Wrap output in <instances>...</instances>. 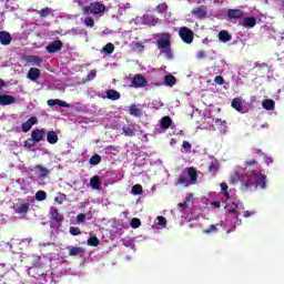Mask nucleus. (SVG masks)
<instances>
[{
	"mask_svg": "<svg viewBox=\"0 0 284 284\" xmlns=\"http://www.w3.org/2000/svg\"><path fill=\"white\" fill-rule=\"evenodd\" d=\"M219 39L222 41V43H227L229 41H232V34H230V32L226 30H222L219 33Z\"/></svg>",
	"mask_w": 284,
	"mask_h": 284,
	"instance_id": "26",
	"label": "nucleus"
},
{
	"mask_svg": "<svg viewBox=\"0 0 284 284\" xmlns=\"http://www.w3.org/2000/svg\"><path fill=\"white\" fill-rule=\"evenodd\" d=\"M106 99L110 101H119V99H121V93L116 90L109 89L106 90Z\"/></svg>",
	"mask_w": 284,
	"mask_h": 284,
	"instance_id": "22",
	"label": "nucleus"
},
{
	"mask_svg": "<svg viewBox=\"0 0 284 284\" xmlns=\"http://www.w3.org/2000/svg\"><path fill=\"white\" fill-rule=\"evenodd\" d=\"M129 114L131 116H136L140 118L143 114V110H141L140 108L136 106V104H131L129 106Z\"/></svg>",
	"mask_w": 284,
	"mask_h": 284,
	"instance_id": "23",
	"label": "nucleus"
},
{
	"mask_svg": "<svg viewBox=\"0 0 284 284\" xmlns=\"http://www.w3.org/2000/svg\"><path fill=\"white\" fill-rule=\"evenodd\" d=\"M219 130L220 132H226L227 125L225 124V122H221Z\"/></svg>",
	"mask_w": 284,
	"mask_h": 284,
	"instance_id": "57",
	"label": "nucleus"
},
{
	"mask_svg": "<svg viewBox=\"0 0 284 284\" xmlns=\"http://www.w3.org/2000/svg\"><path fill=\"white\" fill-rule=\"evenodd\" d=\"M219 231V224H211L207 229L203 230V234H214Z\"/></svg>",
	"mask_w": 284,
	"mask_h": 284,
	"instance_id": "36",
	"label": "nucleus"
},
{
	"mask_svg": "<svg viewBox=\"0 0 284 284\" xmlns=\"http://www.w3.org/2000/svg\"><path fill=\"white\" fill-rule=\"evenodd\" d=\"M230 186L227 183H221V192L225 196V199H230V192L227 191Z\"/></svg>",
	"mask_w": 284,
	"mask_h": 284,
	"instance_id": "43",
	"label": "nucleus"
},
{
	"mask_svg": "<svg viewBox=\"0 0 284 284\" xmlns=\"http://www.w3.org/2000/svg\"><path fill=\"white\" fill-rule=\"evenodd\" d=\"M55 203H58V205H63L64 201H68V195H65V193H61L59 192L58 195L54 197Z\"/></svg>",
	"mask_w": 284,
	"mask_h": 284,
	"instance_id": "35",
	"label": "nucleus"
},
{
	"mask_svg": "<svg viewBox=\"0 0 284 284\" xmlns=\"http://www.w3.org/2000/svg\"><path fill=\"white\" fill-rule=\"evenodd\" d=\"M61 50H63V42H61V40H55L47 47V51L50 54L61 52Z\"/></svg>",
	"mask_w": 284,
	"mask_h": 284,
	"instance_id": "9",
	"label": "nucleus"
},
{
	"mask_svg": "<svg viewBox=\"0 0 284 284\" xmlns=\"http://www.w3.org/2000/svg\"><path fill=\"white\" fill-rule=\"evenodd\" d=\"M41 77V70L38 68H31L27 74V79L30 81H39V78Z\"/></svg>",
	"mask_w": 284,
	"mask_h": 284,
	"instance_id": "16",
	"label": "nucleus"
},
{
	"mask_svg": "<svg viewBox=\"0 0 284 284\" xmlns=\"http://www.w3.org/2000/svg\"><path fill=\"white\" fill-rule=\"evenodd\" d=\"M145 85H148V79L143 74L138 73L133 77L130 88L139 89L145 88Z\"/></svg>",
	"mask_w": 284,
	"mask_h": 284,
	"instance_id": "5",
	"label": "nucleus"
},
{
	"mask_svg": "<svg viewBox=\"0 0 284 284\" xmlns=\"http://www.w3.org/2000/svg\"><path fill=\"white\" fill-rule=\"evenodd\" d=\"M13 103H17V98L13 95L0 94V105H13Z\"/></svg>",
	"mask_w": 284,
	"mask_h": 284,
	"instance_id": "12",
	"label": "nucleus"
},
{
	"mask_svg": "<svg viewBox=\"0 0 284 284\" xmlns=\"http://www.w3.org/2000/svg\"><path fill=\"white\" fill-rule=\"evenodd\" d=\"M31 172H34V174H38V179L43 181L47 176L50 175V170H48L45 166L38 164L31 169Z\"/></svg>",
	"mask_w": 284,
	"mask_h": 284,
	"instance_id": "7",
	"label": "nucleus"
},
{
	"mask_svg": "<svg viewBox=\"0 0 284 284\" xmlns=\"http://www.w3.org/2000/svg\"><path fill=\"white\" fill-rule=\"evenodd\" d=\"M1 45H10L12 43V36L8 31H0Z\"/></svg>",
	"mask_w": 284,
	"mask_h": 284,
	"instance_id": "15",
	"label": "nucleus"
},
{
	"mask_svg": "<svg viewBox=\"0 0 284 284\" xmlns=\"http://www.w3.org/2000/svg\"><path fill=\"white\" fill-rule=\"evenodd\" d=\"M252 214H254V213H252V212H250V211H244V212H243L244 219H250V216H252Z\"/></svg>",
	"mask_w": 284,
	"mask_h": 284,
	"instance_id": "59",
	"label": "nucleus"
},
{
	"mask_svg": "<svg viewBox=\"0 0 284 284\" xmlns=\"http://www.w3.org/2000/svg\"><path fill=\"white\" fill-rule=\"evenodd\" d=\"M69 250V256H81L82 254H85V248L81 246H72L68 247Z\"/></svg>",
	"mask_w": 284,
	"mask_h": 284,
	"instance_id": "19",
	"label": "nucleus"
},
{
	"mask_svg": "<svg viewBox=\"0 0 284 284\" xmlns=\"http://www.w3.org/2000/svg\"><path fill=\"white\" fill-rule=\"evenodd\" d=\"M83 14H103L105 12V4L101 2H91L89 7L82 8Z\"/></svg>",
	"mask_w": 284,
	"mask_h": 284,
	"instance_id": "3",
	"label": "nucleus"
},
{
	"mask_svg": "<svg viewBox=\"0 0 284 284\" xmlns=\"http://www.w3.org/2000/svg\"><path fill=\"white\" fill-rule=\"evenodd\" d=\"M122 132L124 136H136V129H132L130 126H123Z\"/></svg>",
	"mask_w": 284,
	"mask_h": 284,
	"instance_id": "34",
	"label": "nucleus"
},
{
	"mask_svg": "<svg viewBox=\"0 0 284 284\" xmlns=\"http://www.w3.org/2000/svg\"><path fill=\"white\" fill-rule=\"evenodd\" d=\"M77 221L78 223H85V214L83 213L78 214Z\"/></svg>",
	"mask_w": 284,
	"mask_h": 284,
	"instance_id": "55",
	"label": "nucleus"
},
{
	"mask_svg": "<svg viewBox=\"0 0 284 284\" xmlns=\"http://www.w3.org/2000/svg\"><path fill=\"white\" fill-rule=\"evenodd\" d=\"M48 199V193L45 191H38L36 193V201H45Z\"/></svg>",
	"mask_w": 284,
	"mask_h": 284,
	"instance_id": "38",
	"label": "nucleus"
},
{
	"mask_svg": "<svg viewBox=\"0 0 284 284\" xmlns=\"http://www.w3.org/2000/svg\"><path fill=\"white\" fill-rule=\"evenodd\" d=\"M37 123H39V119L31 116L27 122L22 123V132H30L32 125H37Z\"/></svg>",
	"mask_w": 284,
	"mask_h": 284,
	"instance_id": "14",
	"label": "nucleus"
},
{
	"mask_svg": "<svg viewBox=\"0 0 284 284\" xmlns=\"http://www.w3.org/2000/svg\"><path fill=\"white\" fill-rule=\"evenodd\" d=\"M90 185L93 190H101V178L99 175H94L90 180Z\"/></svg>",
	"mask_w": 284,
	"mask_h": 284,
	"instance_id": "27",
	"label": "nucleus"
},
{
	"mask_svg": "<svg viewBox=\"0 0 284 284\" xmlns=\"http://www.w3.org/2000/svg\"><path fill=\"white\" fill-rule=\"evenodd\" d=\"M69 232L72 236H79L81 234V229H79V226H70Z\"/></svg>",
	"mask_w": 284,
	"mask_h": 284,
	"instance_id": "48",
	"label": "nucleus"
},
{
	"mask_svg": "<svg viewBox=\"0 0 284 284\" xmlns=\"http://www.w3.org/2000/svg\"><path fill=\"white\" fill-rule=\"evenodd\" d=\"M232 108L240 112V114H245V109L243 108V102H241V98H234L232 103Z\"/></svg>",
	"mask_w": 284,
	"mask_h": 284,
	"instance_id": "18",
	"label": "nucleus"
},
{
	"mask_svg": "<svg viewBox=\"0 0 284 284\" xmlns=\"http://www.w3.org/2000/svg\"><path fill=\"white\" fill-rule=\"evenodd\" d=\"M13 211L16 214H28L30 212V203H20L13 205Z\"/></svg>",
	"mask_w": 284,
	"mask_h": 284,
	"instance_id": "11",
	"label": "nucleus"
},
{
	"mask_svg": "<svg viewBox=\"0 0 284 284\" xmlns=\"http://www.w3.org/2000/svg\"><path fill=\"white\" fill-rule=\"evenodd\" d=\"M164 85L168 88H174V85H176V78L172 74H166L164 77Z\"/></svg>",
	"mask_w": 284,
	"mask_h": 284,
	"instance_id": "25",
	"label": "nucleus"
},
{
	"mask_svg": "<svg viewBox=\"0 0 284 284\" xmlns=\"http://www.w3.org/2000/svg\"><path fill=\"white\" fill-rule=\"evenodd\" d=\"M48 105H50V108L57 105V99L55 100H48Z\"/></svg>",
	"mask_w": 284,
	"mask_h": 284,
	"instance_id": "61",
	"label": "nucleus"
},
{
	"mask_svg": "<svg viewBox=\"0 0 284 284\" xmlns=\"http://www.w3.org/2000/svg\"><path fill=\"white\" fill-rule=\"evenodd\" d=\"M50 12H52V9L45 7L44 9L42 10H38L37 13L42 17V18H45L50 14Z\"/></svg>",
	"mask_w": 284,
	"mask_h": 284,
	"instance_id": "45",
	"label": "nucleus"
},
{
	"mask_svg": "<svg viewBox=\"0 0 284 284\" xmlns=\"http://www.w3.org/2000/svg\"><path fill=\"white\" fill-rule=\"evenodd\" d=\"M241 223H243V221L241 219H236L235 225H241Z\"/></svg>",
	"mask_w": 284,
	"mask_h": 284,
	"instance_id": "64",
	"label": "nucleus"
},
{
	"mask_svg": "<svg viewBox=\"0 0 284 284\" xmlns=\"http://www.w3.org/2000/svg\"><path fill=\"white\" fill-rule=\"evenodd\" d=\"M27 62L33 63V65H41V63H43V59L39 55H28Z\"/></svg>",
	"mask_w": 284,
	"mask_h": 284,
	"instance_id": "30",
	"label": "nucleus"
},
{
	"mask_svg": "<svg viewBox=\"0 0 284 284\" xmlns=\"http://www.w3.org/2000/svg\"><path fill=\"white\" fill-rule=\"evenodd\" d=\"M211 205H213L214 207H221V202H219V201H213V202L211 203Z\"/></svg>",
	"mask_w": 284,
	"mask_h": 284,
	"instance_id": "62",
	"label": "nucleus"
},
{
	"mask_svg": "<svg viewBox=\"0 0 284 284\" xmlns=\"http://www.w3.org/2000/svg\"><path fill=\"white\" fill-rule=\"evenodd\" d=\"M258 162L256 160H251V161H246L245 162V165L246 168L250 166V165H256Z\"/></svg>",
	"mask_w": 284,
	"mask_h": 284,
	"instance_id": "58",
	"label": "nucleus"
},
{
	"mask_svg": "<svg viewBox=\"0 0 284 284\" xmlns=\"http://www.w3.org/2000/svg\"><path fill=\"white\" fill-rule=\"evenodd\" d=\"M158 12H160V14H164V12H168V3L162 2L156 7Z\"/></svg>",
	"mask_w": 284,
	"mask_h": 284,
	"instance_id": "47",
	"label": "nucleus"
},
{
	"mask_svg": "<svg viewBox=\"0 0 284 284\" xmlns=\"http://www.w3.org/2000/svg\"><path fill=\"white\" fill-rule=\"evenodd\" d=\"M191 13L193 14V17L195 19H205L207 18V11H205V9L201 8V7H196L194 8Z\"/></svg>",
	"mask_w": 284,
	"mask_h": 284,
	"instance_id": "17",
	"label": "nucleus"
},
{
	"mask_svg": "<svg viewBox=\"0 0 284 284\" xmlns=\"http://www.w3.org/2000/svg\"><path fill=\"white\" fill-rule=\"evenodd\" d=\"M185 172L189 176V181L191 183V185H194V183H196V181H199V173H196V169H194L193 166L186 168Z\"/></svg>",
	"mask_w": 284,
	"mask_h": 284,
	"instance_id": "13",
	"label": "nucleus"
},
{
	"mask_svg": "<svg viewBox=\"0 0 284 284\" xmlns=\"http://www.w3.org/2000/svg\"><path fill=\"white\" fill-rule=\"evenodd\" d=\"M38 142L34 141L33 138H29L24 141V148H27L28 150L34 148V145L37 144Z\"/></svg>",
	"mask_w": 284,
	"mask_h": 284,
	"instance_id": "42",
	"label": "nucleus"
},
{
	"mask_svg": "<svg viewBox=\"0 0 284 284\" xmlns=\"http://www.w3.org/2000/svg\"><path fill=\"white\" fill-rule=\"evenodd\" d=\"M179 36L182 39V41L186 44L192 43L194 41V31L187 27H182L179 30Z\"/></svg>",
	"mask_w": 284,
	"mask_h": 284,
	"instance_id": "4",
	"label": "nucleus"
},
{
	"mask_svg": "<svg viewBox=\"0 0 284 284\" xmlns=\"http://www.w3.org/2000/svg\"><path fill=\"white\" fill-rule=\"evenodd\" d=\"M205 57H207L205 51H197L196 59H205Z\"/></svg>",
	"mask_w": 284,
	"mask_h": 284,
	"instance_id": "56",
	"label": "nucleus"
},
{
	"mask_svg": "<svg viewBox=\"0 0 284 284\" xmlns=\"http://www.w3.org/2000/svg\"><path fill=\"white\" fill-rule=\"evenodd\" d=\"M49 214H50L51 221H55V223H58L59 227H61V225H63L64 217H63L62 213L59 212V209L51 206Z\"/></svg>",
	"mask_w": 284,
	"mask_h": 284,
	"instance_id": "6",
	"label": "nucleus"
},
{
	"mask_svg": "<svg viewBox=\"0 0 284 284\" xmlns=\"http://www.w3.org/2000/svg\"><path fill=\"white\" fill-rule=\"evenodd\" d=\"M264 110H274L276 108V102L272 99L264 100L262 103Z\"/></svg>",
	"mask_w": 284,
	"mask_h": 284,
	"instance_id": "33",
	"label": "nucleus"
},
{
	"mask_svg": "<svg viewBox=\"0 0 284 284\" xmlns=\"http://www.w3.org/2000/svg\"><path fill=\"white\" fill-rule=\"evenodd\" d=\"M243 11L240 9H229L227 10V18L231 21V23H236L239 19H243Z\"/></svg>",
	"mask_w": 284,
	"mask_h": 284,
	"instance_id": "8",
	"label": "nucleus"
},
{
	"mask_svg": "<svg viewBox=\"0 0 284 284\" xmlns=\"http://www.w3.org/2000/svg\"><path fill=\"white\" fill-rule=\"evenodd\" d=\"M102 52H105L106 54H112L114 52V44H112L111 42L106 43L103 47Z\"/></svg>",
	"mask_w": 284,
	"mask_h": 284,
	"instance_id": "41",
	"label": "nucleus"
},
{
	"mask_svg": "<svg viewBox=\"0 0 284 284\" xmlns=\"http://www.w3.org/2000/svg\"><path fill=\"white\" fill-rule=\"evenodd\" d=\"M258 186L261 190L267 187V176L265 174L251 171L242 176V192H256Z\"/></svg>",
	"mask_w": 284,
	"mask_h": 284,
	"instance_id": "1",
	"label": "nucleus"
},
{
	"mask_svg": "<svg viewBox=\"0 0 284 284\" xmlns=\"http://www.w3.org/2000/svg\"><path fill=\"white\" fill-rule=\"evenodd\" d=\"M89 163L90 165H99V163H101V155L94 154L90 158Z\"/></svg>",
	"mask_w": 284,
	"mask_h": 284,
	"instance_id": "40",
	"label": "nucleus"
},
{
	"mask_svg": "<svg viewBox=\"0 0 284 284\" xmlns=\"http://www.w3.org/2000/svg\"><path fill=\"white\" fill-rule=\"evenodd\" d=\"M171 125H172V118H170V115L163 116L160 120V128L162 130H170Z\"/></svg>",
	"mask_w": 284,
	"mask_h": 284,
	"instance_id": "20",
	"label": "nucleus"
},
{
	"mask_svg": "<svg viewBox=\"0 0 284 284\" xmlns=\"http://www.w3.org/2000/svg\"><path fill=\"white\" fill-rule=\"evenodd\" d=\"M101 241H99V237L97 236H91L88 240V245H90L91 247H99Z\"/></svg>",
	"mask_w": 284,
	"mask_h": 284,
	"instance_id": "37",
	"label": "nucleus"
},
{
	"mask_svg": "<svg viewBox=\"0 0 284 284\" xmlns=\"http://www.w3.org/2000/svg\"><path fill=\"white\" fill-rule=\"evenodd\" d=\"M178 207H182V210H186L187 209V201L184 203H178Z\"/></svg>",
	"mask_w": 284,
	"mask_h": 284,
	"instance_id": "60",
	"label": "nucleus"
},
{
	"mask_svg": "<svg viewBox=\"0 0 284 284\" xmlns=\"http://www.w3.org/2000/svg\"><path fill=\"white\" fill-rule=\"evenodd\" d=\"M209 172H210V174H212V176H216V173L219 172V161L217 160L211 162V164L209 166Z\"/></svg>",
	"mask_w": 284,
	"mask_h": 284,
	"instance_id": "32",
	"label": "nucleus"
},
{
	"mask_svg": "<svg viewBox=\"0 0 284 284\" xmlns=\"http://www.w3.org/2000/svg\"><path fill=\"white\" fill-rule=\"evenodd\" d=\"M31 138L33 141L41 143V141H45V130L44 129H34L31 132Z\"/></svg>",
	"mask_w": 284,
	"mask_h": 284,
	"instance_id": "10",
	"label": "nucleus"
},
{
	"mask_svg": "<svg viewBox=\"0 0 284 284\" xmlns=\"http://www.w3.org/2000/svg\"><path fill=\"white\" fill-rule=\"evenodd\" d=\"M6 85V81L3 79H0V88H3Z\"/></svg>",
	"mask_w": 284,
	"mask_h": 284,
	"instance_id": "63",
	"label": "nucleus"
},
{
	"mask_svg": "<svg viewBox=\"0 0 284 284\" xmlns=\"http://www.w3.org/2000/svg\"><path fill=\"white\" fill-rule=\"evenodd\" d=\"M84 24H85L87 28H94V19L85 18L84 19Z\"/></svg>",
	"mask_w": 284,
	"mask_h": 284,
	"instance_id": "49",
	"label": "nucleus"
},
{
	"mask_svg": "<svg viewBox=\"0 0 284 284\" xmlns=\"http://www.w3.org/2000/svg\"><path fill=\"white\" fill-rule=\"evenodd\" d=\"M243 21L244 28H254L256 26V18L254 17H245Z\"/></svg>",
	"mask_w": 284,
	"mask_h": 284,
	"instance_id": "29",
	"label": "nucleus"
},
{
	"mask_svg": "<svg viewBox=\"0 0 284 284\" xmlns=\"http://www.w3.org/2000/svg\"><path fill=\"white\" fill-rule=\"evenodd\" d=\"M133 52H143L145 50V45L141 42H134L132 45Z\"/></svg>",
	"mask_w": 284,
	"mask_h": 284,
	"instance_id": "39",
	"label": "nucleus"
},
{
	"mask_svg": "<svg viewBox=\"0 0 284 284\" xmlns=\"http://www.w3.org/2000/svg\"><path fill=\"white\" fill-rule=\"evenodd\" d=\"M47 141L50 145H55V143H59V135L54 131H49L47 133Z\"/></svg>",
	"mask_w": 284,
	"mask_h": 284,
	"instance_id": "24",
	"label": "nucleus"
},
{
	"mask_svg": "<svg viewBox=\"0 0 284 284\" xmlns=\"http://www.w3.org/2000/svg\"><path fill=\"white\" fill-rule=\"evenodd\" d=\"M57 105H60V108H70V104L65 101L57 99Z\"/></svg>",
	"mask_w": 284,
	"mask_h": 284,
	"instance_id": "54",
	"label": "nucleus"
},
{
	"mask_svg": "<svg viewBox=\"0 0 284 284\" xmlns=\"http://www.w3.org/2000/svg\"><path fill=\"white\" fill-rule=\"evenodd\" d=\"M172 36L168 32L159 33L155 45L158 50H161V54H165L166 59L171 61L174 59V53L172 51V42L170 41Z\"/></svg>",
	"mask_w": 284,
	"mask_h": 284,
	"instance_id": "2",
	"label": "nucleus"
},
{
	"mask_svg": "<svg viewBox=\"0 0 284 284\" xmlns=\"http://www.w3.org/2000/svg\"><path fill=\"white\" fill-rule=\"evenodd\" d=\"M131 227L133 230H136V229L141 227V220L139 217H133L131 220Z\"/></svg>",
	"mask_w": 284,
	"mask_h": 284,
	"instance_id": "46",
	"label": "nucleus"
},
{
	"mask_svg": "<svg viewBox=\"0 0 284 284\" xmlns=\"http://www.w3.org/2000/svg\"><path fill=\"white\" fill-rule=\"evenodd\" d=\"M132 194H135V195L143 194V186L141 184L133 185Z\"/></svg>",
	"mask_w": 284,
	"mask_h": 284,
	"instance_id": "44",
	"label": "nucleus"
},
{
	"mask_svg": "<svg viewBox=\"0 0 284 284\" xmlns=\"http://www.w3.org/2000/svg\"><path fill=\"white\" fill-rule=\"evenodd\" d=\"M225 210L230 214H233L234 219H239V205L236 203L226 204Z\"/></svg>",
	"mask_w": 284,
	"mask_h": 284,
	"instance_id": "21",
	"label": "nucleus"
},
{
	"mask_svg": "<svg viewBox=\"0 0 284 284\" xmlns=\"http://www.w3.org/2000/svg\"><path fill=\"white\" fill-rule=\"evenodd\" d=\"M182 148L185 152H190V150H192V144L189 141H183Z\"/></svg>",
	"mask_w": 284,
	"mask_h": 284,
	"instance_id": "53",
	"label": "nucleus"
},
{
	"mask_svg": "<svg viewBox=\"0 0 284 284\" xmlns=\"http://www.w3.org/2000/svg\"><path fill=\"white\" fill-rule=\"evenodd\" d=\"M158 225H162L163 227H165V225H168V220L164 216H158Z\"/></svg>",
	"mask_w": 284,
	"mask_h": 284,
	"instance_id": "52",
	"label": "nucleus"
},
{
	"mask_svg": "<svg viewBox=\"0 0 284 284\" xmlns=\"http://www.w3.org/2000/svg\"><path fill=\"white\" fill-rule=\"evenodd\" d=\"M214 83H216V85H223L225 83V79L222 75H217L214 78Z\"/></svg>",
	"mask_w": 284,
	"mask_h": 284,
	"instance_id": "50",
	"label": "nucleus"
},
{
	"mask_svg": "<svg viewBox=\"0 0 284 284\" xmlns=\"http://www.w3.org/2000/svg\"><path fill=\"white\" fill-rule=\"evenodd\" d=\"M95 78H97V70H91L87 75L88 81H94Z\"/></svg>",
	"mask_w": 284,
	"mask_h": 284,
	"instance_id": "51",
	"label": "nucleus"
},
{
	"mask_svg": "<svg viewBox=\"0 0 284 284\" xmlns=\"http://www.w3.org/2000/svg\"><path fill=\"white\" fill-rule=\"evenodd\" d=\"M175 185H184V187H190V185H192V183H190V179H187V176L181 175L175 181Z\"/></svg>",
	"mask_w": 284,
	"mask_h": 284,
	"instance_id": "28",
	"label": "nucleus"
},
{
	"mask_svg": "<svg viewBox=\"0 0 284 284\" xmlns=\"http://www.w3.org/2000/svg\"><path fill=\"white\" fill-rule=\"evenodd\" d=\"M144 21L149 26H156V23H160L161 20L159 18H154V16L145 14L144 16Z\"/></svg>",
	"mask_w": 284,
	"mask_h": 284,
	"instance_id": "31",
	"label": "nucleus"
}]
</instances>
